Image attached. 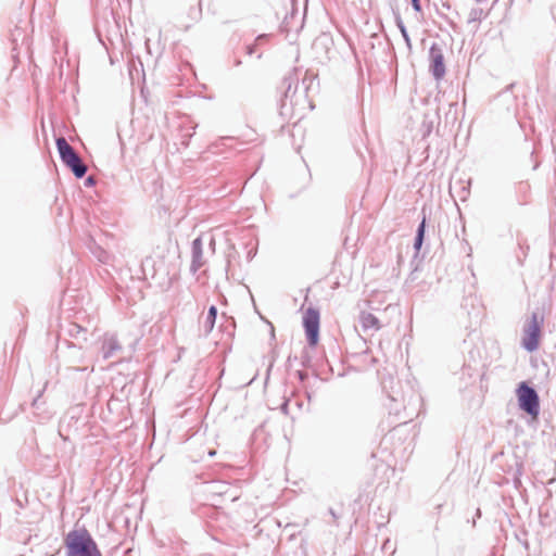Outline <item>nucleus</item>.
Returning <instances> with one entry per match:
<instances>
[{"label":"nucleus","mask_w":556,"mask_h":556,"mask_svg":"<svg viewBox=\"0 0 556 556\" xmlns=\"http://www.w3.org/2000/svg\"><path fill=\"white\" fill-rule=\"evenodd\" d=\"M64 545L67 556H100L96 542L85 528L71 530L64 539Z\"/></svg>","instance_id":"f257e3e1"},{"label":"nucleus","mask_w":556,"mask_h":556,"mask_svg":"<svg viewBox=\"0 0 556 556\" xmlns=\"http://www.w3.org/2000/svg\"><path fill=\"white\" fill-rule=\"evenodd\" d=\"M56 147L62 161L73 170L75 176L77 178L84 177L87 172V167L83 164L80 157L76 154L65 138H58Z\"/></svg>","instance_id":"f03ea898"},{"label":"nucleus","mask_w":556,"mask_h":556,"mask_svg":"<svg viewBox=\"0 0 556 556\" xmlns=\"http://www.w3.org/2000/svg\"><path fill=\"white\" fill-rule=\"evenodd\" d=\"M303 327L309 346L315 348L319 342L320 314L318 309L308 307L303 313Z\"/></svg>","instance_id":"7ed1b4c3"},{"label":"nucleus","mask_w":556,"mask_h":556,"mask_svg":"<svg viewBox=\"0 0 556 556\" xmlns=\"http://www.w3.org/2000/svg\"><path fill=\"white\" fill-rule=\"evenodd\" d=\"M517 395L520 408L536 417L539 414V396L534 389L530 388L526 382H521L517 390Z\"/></svg>","instance_id":"20e7f679"},{"label":"nucleus","mask_w":556,"mask_h":556,"mask_svg":"<svg viewBox=\"0 0 556 556\" xmlns=\"http://www.w3.org/2000/svg\"><path fill=\"white\" fill-rule=\"evenodd\" d=\"M540 334L541 328L536 316L533 315L525 327V334L522 338L523 346L530 352L536 350L540 343Z\"/></svg>","instance_id":"39448f33"},{"label":"nucleus","mask_w":556,"mask_h":556,"mask_svg":"<svg viewBox=\"0 0 556 556\" xmlns=\"http://www.w3.org/2000/svg\"><path fill=\"white\" fill-rule=\"evenodd\" d=\"M431 70L437 79H440L445 74L444 58L441 49L433 46L430 49Z\"/></svg>","instance_id":"423d86ee"},{"label":"nucleus","mask_w":556,"mask_h":556,"mask_svg":"<svg viewBox=\"0 0 556 556\" xmlns=\"http://www.w3.org/2000/svg\"><path fill=\"white\" fill-rule=\"evenodd\" d=\"M361 325L365 330H379L380 321L379 319L372 315L371 313H362L361 315Z\"/></svg>","instance_id":"0eeeda50"},{"label":"nucleus","mask_w":556,"mask_h":556,"mask_svg":"<svg viewBox=\"0 0 556 556\" xmlns=\"http://www.w3.org/2000/svg\"><path fill=\"white\" fill-rule=\"evenodd\" d=\"M143 279H154L156 276L155 260L151 256L147 257L142 263Z\"/></svg>","instance_id":"6e6552de"},{"label":"nucleus","mask_w":556,"mask_h":556,"mask_svg":"<svg viewBox=\"0 0 556 556\" xmlns=\"http://www.w3.org/2000/svg\"><path fill=\"white\" fill-rule=\"evenodd\" d=\"M216 317L217 308L215 306H211L203 324L205 332H211L213 330Z\"/></svg>","instance_id":"1a4fd4ad"},{"label":"nucleus","mask_w":556,"mask_h":556,"mask_svg":"<svg viewBox=\"0 0 556 556\" xmlns=\"http://www.w3.org/2000/svg\"><path fill=\"white\" fill-rule=\"evenodd\" d=\"M424 232H425V218L422 219V222L418 228V233H417L416 243H415L416 248H419L421 245L422 239H424Z\"/></svg>","instance_id":"9d476101"},{"label":"nucleus","mask_w":556,"mask_h":556,"mask_svg":"<svg viewBox=\"0 0 556 556\" xmlns=\"http://www.w3.org/2000/svg\"><path fill=\"white\" fill-rule=\"evenodd\" d=\"M412 4H413V8L415 9V11H417V12L421 11V7H420L419 0H412Z\"/></svg>","instance_id":"9b49d317"},{"label":"nucleus","mask_w":556,"mask_h":556,"mask_svg":"<svg viewBox=\"0 0 556 556\" xmlns=\"http://www.w3.org/2000/svg\"><path fill=\"white\" fill-rule=\"evenodd\" d=\"M215 454H216V451H214V450L208 452L210 456H214Z\"/></svg>","instance_id":"f8f14e48"}]
</instances>
